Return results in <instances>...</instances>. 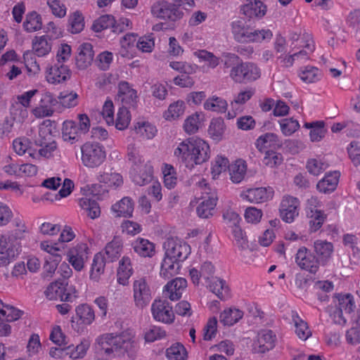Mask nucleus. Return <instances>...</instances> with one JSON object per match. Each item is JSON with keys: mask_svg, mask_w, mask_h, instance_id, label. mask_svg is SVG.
<instances>
[{"mask_svg": "<svg viewBox=\"0 0 360 360\" xmlns=\"http://www.w3.org/2000/svg\"><path fill=\"white\" fill-rule=\"evenodd\" d=\"M12 145L13 150L18 155L27 154L32 159L38 158L37 150L32 147V143L28 138H16L13 141Z\"/></svg>", "mask_w": 360, "mask_h": 360, "instance_id": "27", "label": "nucleus"}, {"mask_svg": "<svg viewBox=\"0 0 360 360\" xmlns=\"http://www.w3.org/2000/svg\"><path fill=\"white\" fill-rule=\"evenodd\" d=\"M151 314L155 321L165 324H171L175 319L173 307L167 300H155L151 305Z\"/></svg>", "mask_w": 360, "mask_h": 360, "instance_id": "14", "label": "nucleus"}, {"mask_svg": "<svg viewBox=\"0 0 360 360\" xmlns=\"http://www.w3.org/2000/svg\"><path fill=\"white\" fill-rule=\"evenodd\" d=\"M127 158L131 163L129 177L138 186H145L153 179V167L150 161H145L134 144L127 148Z\"/></svg>", "mask_w": 360, "mask_h": 360, "instance_id": "4", "label": "nucleus"}, {"mask_svg": "<svg viewBox=\"0 0 360 360\" xmlns=\"http://www.w3.org/2000/svg\"><path fill=\"white\" fill-rule=\"evenodd\" d=\"M52 49L51 39L47 35L35 37L32 41L33 54L38 57L48 55Z\"/></svg>", "mask_w": 360, "mask_h": 360, "instance_id": "32", "label": "nucleus"}, {"mask_svg": "<svg viewBox=\"0 0 360 360\" xmlns=\"http://www.w3.org/2000/svg\"><path fill=\"white\" fill-rule=\"evenodd\" d=\"M314 250L320 265L324 266L332 259L334 246L326 240H316L314 242Z\"/></svg>", "mask_w": 360, "mask_h": 360, "instance_id": "22", "label": "nucleus"}, {"mask_svg": "<svg viewBox=\"0 0 360 360\" xmlns=\"http://www.w3.org/2000/svg\"><path fill=\"white\" fill-rule=\"evenodd\" d=\"M247 172L246 162L242 159L236 160L229 166V174L231 180L236 184L240 183Z\"/></svg>", "mask_w": 360, "mask_h": 360, "instance_id": "38", "label": "nucleus"}, {"mask_svg": "<svg viewBox=\"0 0 360 360\" xmlns=\"http://www.w3.org/2000/svg\"><path fill=\"white\" fill-rule=\"evenodd\" d=\"M151 15L156 18L176 21L182 18L184 13L178 4L165 1H157L150 7Z\"/></svg>", "mask_w": 360, "mask_h": 360, "instance_id": "11", "label": "nucleus"}, {"mask_svg": "<svg viewBox=\"0 0 360 360\" xmlns=\"http://www.w3.org/2000/svg\"><path fill=\"white\" fill-rule=\"evenodd\" d=\"M91 342L87 338H83L77 345H70L65 347L66 356L72 360L83 359L89 349Z\"/></svg>", "mask_w": 360, "mask_h": 360, "instance_id": "31", "label": "nucleus"}, {"mask_svg": "<svg viewBox=\"0 0 360 360\" xmlns=\"http://www.w3.org/2000/svg\"><path fill=\"white\" fill-rule=\"evenodd\" d=\"M197 185L201 192L207 195L201 198V201L196 208L197 214L200 218L207 219L213 215L218 198L216 193L210 192L211 189L206 179L202 178Z\"/></svg>", "mask_w": 360, "mask_h": 360, "instance_id": "7", "label": "nucleus"}, {"mask_svg": "<svg viewBox=\"0 0 360 360\" xmlns=\"http://www.w3.org/2000/svg\"><path fill=\"white\" fill-rule=\"evenodd\" d=\"M179 262L174 261L172 258L165 255L161 264L160 275L165 279H169L178 274Z\"/></svg>", "mask_w": 360, "mask_h": 360, "instance_id": "42", "label": "nucleus"}, {"mask_svg": "<svg viewBox=\"0 0 360 360\" xmlns=\"http://www.w3.org/2000/svg\"><path fill=\"white\" fill-rule=\"evenodd\" d=\"M206 285L211 292L221 300H226L230 297V289L226 281L223 279L215 277Z\"/></svg>", "mask_w": 360, "mask_h": 360, "instance_id": "36", "label": "nucleus"}, {"mask_svg": "<svg viewBox=\"0 0 360 360\" xmlns=\"http://www.w3.org/2000/svg\"><path fill=\"white\" fill-rule=\"evenodd\" d=\"M40 248L49 254V256H47L46 259H53L56 262L61 261L62 250L58 243L51 240H44L40 243Z\"/></svg>", "mask_w": 360, "mask_h": 360, "instance_id": "46", "label": "nucleus"}, {"mask_svg": "<svg viewBox=\"0 0 360 360\" xmlns=\"http://www.w3.org/2000/svg\"><path fill=\"white\" fill-rule=\"evenodd\" d=\"M161 170L163 175L164 186L168 189L174 188L178 181L176 169L170 164L164 163L162 165Z\"/></svg>", "mask_w": 360, "mask_h": 360, "instance_id": "44", "label": "nucleus"}, {"mask_svg": "<svg viewBox=\"0 0 360 360\" xmlns=\"http://www.w3.org/2000/svg\"><path fill=\"white\" fill-rule=\"evenodd\" d=\"M166 356L169 360H186L188 354L184 346L176 342L167 349Z\"/></svg>", "mask_w": 360, "mask_h": 360, "instance_id": "58", "label": "nucleus"}, {"mask_svg": "<svg viewBox=\"0 0 360 360\" xmlns=\"http://www.w3.org/2000/svg\"><path fill=\"white\" fill-rule=\"evenodd\" d=\"M134 131L136 136L143 140L153 139L158 132L155 125L145 121L138 122L134 125Z\"/></svg>", "mask_w": 360, "mask_h": 360, "instance_id": "40", "label": "nucleus"}, {"mask_svg": "<svg viewBox=\"0 0 360 360\" xmlns=\"http://www.w3.org/2000/svg\"><path fill=\"white\" fill-rule=\"evenodd\" d=\"M295 263L302 271L316 274L320 267L316 255L305 246L299 248L295 255Z\"/></svg>", "mask_w": 360, "mask_h": 360, "instance_id": "12", "label": "nucleus"}, {"mask_svg": "<svg viewBox=\"0 0 360 360\" xmlns=\"http://www.w3.org/2000/svg\"><path fill=\"white\" fill-rule=\"evenodd\" d=\"M56 129L55 122L50 120H46L39 125V137L36 140L37 143L41 142L53 141V133Z\"/></svg>", "mask_w": 360, "mask_h": 360, "instance_id": "43", "label": "nucleus"}, {"mask_svg": "<svg viewBox=\"0 0 360 360\" xmlns=\"http://www.w3.org/2000/svg\"><path fill=\"white\" fill-rule=\"evenodd\" d=\"M224 68H230L229 77L235 83L245 84L257 80L261 76L259 67L250 62H243L238 56L224 53Z\"/></svg>", "mask_w": 360, "mask_h": 360, "instance_id": "3", "label": "nucleus"}, {"mask_svg": "<svg viewBox=\"0 0 360 360\" xmlns=\"http://www.w3.org/2000/svg\"><path fill=\"white\" fill-rule=\"evenodd\" d=\"M96 343L106 355H125L131 357L139 349V343L133 329L127 328L120 333H108L98 336Z\"/></svg>", "mask_w": 360, "mask_h": 360, "instance_id": "1", "label": "nucleus"}, {"mask_svg": "<svg viewBox=\"0 0 360 360\" xmlns=\"http://www.w3.org/2000/svg\"><path fill=\"white\" fill-rule=\"evenodd\" d=\"M340 173L338 171L326 173L324 176L318 181L316 188L319 192L324 194L333 192L338 184Z\"/></svg>", "mask_w": 360, "mask_h": 360, "instance_id": "25", "label": "nucleus"}, {"mask_svg": "<svg viewBox=\"0 0 360 360\" xmlns=\"http://www.w3.org/2000/svg\"><path fill=\"white\" fill-rule=\"evenodd\" d=\"M65 285L61 282L51 283L45 290V295L49 300H70L71 295H65Z\"/></svg>", "mask_w": 360, "mask_h": 360, "instance_id": "39", "label": "nucleus"}, {"mask_svg": "<svg viewBox=\"0 0 360 360\" xmlns=\"http://www.w3.org/2000/svg\"><path fill=\"white\" fill-rule=\"evenodd\" d=\"M78 126L72 120H66L63 123L62 136L65 141L75 143L78 137Z\"/></svg>", "mask_w": 360, "mask_h": 360, "instance_id": "51", "label": "nucleus"}, {"mask_svg": "<svg viewBox=\"0 0 360 360\" xmlns=\"http://www.w3.org/2000/svg\"><path fill=\"white\" fill-rule=\"evenodd\" d=\"M291 319L295 328V333L300 340L306 341L312 335L307 322L303 320L296 311H291Z\"/></svg>", "mask_w": 360, "mask_h": 360, "instance_id": "29", "label": "nucleus"}, {"mask_svg": "<svg viewBox=\"0 0 360 360\" xmlns=\"http://www.w3.org/2000/svg\"><path fill=\"white\" fill-rule=\"evenodd\" d=\"M81 160L86 167L96 168L105 160L106 151L104 146L94 141H88L81 146Z\"/></svg>", "mask_w": 360, "mask_h": 360, "instance_id": "5", "label": "nucleus"}, {"mask_svg": "<svg viewBox=\"0 0 360 360\" xmlns=\"http://www.w3.org/2000/svg\"><path fill=\"white\" fill-rule=\"evenodd\" d=\"M20 239V236L0 235V261L2 263L8 264L18 256L21 251V245L18 241Z\"/></svg>", "mask_w": 360, "mask_h": 360, "instance_id": "8", "label": "nucleus"}, {"mask_svg": "<svg viewBox=\"0 0 360 360\" xmlns=\"http://www.w3.org/2000/svg\"><path fill=\"white\" fill-rule=\"evenodd\" d=\"M22 311L9 305H4L0 300V321L11 322L19 319Z\"/></svg>", "mask_w": 360, "mask_h": 360, "instance_id": "47", "label": "nucleus"}, {"mask_svg": "<svg viewBox=\"0 0 360 360\" xmlns=\"http://www.w3.org/2000/svg\"><path fill=\"white\" fill-rule=\"evenodd\" d=\"M281 143L278 136L274 133H266L258 137L255 142V146L260 152H266L268 150H276L281 147Z\"/></svg>", "mask_w": 360, "mask_h": 360, "instance_id": "28", "label": "nucleus"}, {"mask_svg": "<svg viewBox=\"0 0 360 360\" xmlns=\"http://www.w3.org/2000/svg\"><path fill=\"white\" fill-rule=\"evenodd\" d=\"M112 211L116 217H130L134 211V202L128 197H124L119 202L112 206Z\"/></svg>", "mask_w": 360, "mask_h": 360, "instance_id": "37", "label": "nucleus"}, {"mask_svg": "<svg viewBox=\"0 0 360 360\" xmlns=\"http://www.w3.org/2000/svg\"><path fill=\"white\" fill-rule=\"evenodd\" d=\"M93 46L89 43H84L78 49V54L76 57V65L79 70L86 69L94 60Z\"/></svg>", "mask_w": 360, "mask_h": 360, "instance_id": "26", "label": "nucleus"}, {"mask_svg": "<svg viewBox=\"0 0 360 360\" xmlns=\"http://www.w3.org/2000/svg\"><path fill=\"white\" fill-rule=\"evenodd\" d=\"M79 205L91 219H94L100 217L101 208L95 200L84 197L79 199Z\"/></svg>", "mask_w": 360, "mask_h": 360, "instance_id": "45", "label": "nucleus"}, {"mask_svg": "<svg viewBox=\"0 0 360 360\" xmlns=\"http://www.w3.org/2000/svg\"><path fill=\"white\" fill-rule=\"evenodd\" d=\"M69 30L72 34H78L84 28V19L79 11H75L71 14L68 20Z\"/></svg>", "mask_w": 360, "mask_h": 360, "instance_id": "62", "label": "nucleus"}, {"mask_svg": "<svg viewBox=\"0 0 360 360\" xmlns=\"http://www.w3.org/2000/svg\"><path fill=\"white\" fill-rule=\"evenodd\" d=\"M324 126L323 121L306 122L304 124L307 129H311L309 136L311 141H320L324 137L326 134Z\"/></svg>", "mask_w": 360, "mask_h": 360, "instance_id": "53", "label": "nucleus"}, {"mask_svg": "<svg viewBox=\"0 0 360 360\" xmlns=\"http://www.w3.org/2000/svg\"><path fill=\"white\" fill-rule=\"evenodd\" d=\"M224 129V120L221 118H214L211 120L207 131L212 139L219 141L223 138Z\"/></svg>", "mask_w": 360, "mask_h": 360, "instance_id": "52", "label": "nucleus"}, {"mask_svg": "<svg viewBox=\"0 0 360 360\" xmlns=\"http://www.w3.org/2000/svg\"><path fill=\"white\" fill-rule=\"evenodd\" d=\"M174 157L189 169L207 162L210 158V147L200 138H188L174 148Z\"/></svg>", "mask_w": 360, "mask_h": 360, "instance_id": "2", "label": "nucleus"}, {"mask_svg": "<svg viewBox=\"0 0 360 360\" xmlns=\"http://www.w3.org/2000/svg\"><path fill=\"white\" fill-rule=\"evenodd\" d=\"M97 180L100 183L114 188H117L123 184L122 176L117 172H103L97 176Z\"/></svg>", "mask_w": 360, "mask_h": 360, "instance_id": "49", "label": "nucleus"}, {"mask_svg": "<svg viewBox=\"0 0 360 360\" xmlns=\"http://www.w3.org/2000/svg\"><path fill=\"white\" fill-rule=\"evenodd\" d=\"M9 112V117L15 120L16 123H22L28 116L27 109L14 100L11 101Z\"/></svg>", "mask_w": 360, "mask_h": 360, "instance_id": "59", "label": "nucleus"}, {"mask_svg": "<svg viewBox=\"0 0 360 360\" xmlns=\"http://www.w3.org/2000/svg\"><path fill=\"white\" fill-rule=\"evenodd\" d=\"M186 108L183 101H177L171 103L167 110L164 112L163 117L166 120L172 121L184 115Z\"/></svg>", "mask_w": 360, "mask_h": 360, "instance_id": "50", "label": "nucleus"}, {"mask_svg": "<svg viewBox=\"0 0 360 360\" xmlns=\"http://www.w3.org/2000/svg\"><path fill=\"white\" fill-rule=\"evenodd\" d=\"M228 103L226 100L221 97L213 96L204 103V108L217 112H224L227 109Z\"/></svg>", "mask_w": 360, "mask_h": 360, "instance_id": "55", "label": "nucleus"}, {"mask_svg": "<svg viewBox=\"0 0 360 360\" xmlns=\"http://www.w3.org/2000/svg\"><path fill=\"white\" fill-rule=\"evenodd\" d=\"M95 319V311L91 305L79 304L75 307V316L72 318V328L77 333H82L94 322Z\"/></svg>", "mask_w": 360, "mask_h": 360, "instance_id": "9", "label": "nucleus"}, {"mask_svg": "<svg viewBox=\"0 0 360 360\" xmlns=\"http://www.w3.org/2000/svg\"><path fill=\"white\" fill-rule=\"evenodd\" d=\"M122 243L119 238H114L105 248V253L110 262L117 259L121 255Z\"/></svg>", "mask_w": 360, "mask_h": 360, "instance_id": "56", "label": "nucleus"}, {"mask_svg": "<svg viewBox=\"0 0 360 360\" xmlns=\"http://www.w3.org/2000/svg\"><path fill=\"white\" fill-rule=\"evenodd\" d=\"M128 108L129 107L122 106L118 110L114 124L116 129L118 130H124L127 129L129 124L131 115Z\"/></svg>", "mask_w": 360, "mask_h": 360, "instance_id": "60", "label": "nucleus"}, {"mask_svg": "<svg viewBox=\"0 0 360 360\" xmlns=\"http://www.w3.org/2000/svg\"><path fill=\"white\" fill-rule=\"evenodd\" d=\"M117 98L122 106L134 107L138 98L137 92L127 82L121 81L118 84Z\"/></svg>", "mask_w": 360, "mask_h": 360, "instance_id": "21", "label": "nucleus"}, {"mask_svg": "<svg viewBox=\"0 0 360 360\" xmlns=\"http://www.w3.org/2000/svg\"><path fill=\"white\" fill-rule=\"evenodd\" d=\"M282 134L285 136L293 134L300 128V123L293 118H284L279 121Z\"/></svg>", "mask_w": 360, "mask_h": 360, "instance_id": "64", "label": "nucleus"}, {"mask_svg": "<svg viewBox=\"0 0 360 360\" xmlns=\"http://www.w3.org/2000/svg\"><path fill=\"white\" fill-rule=\"evenodd\" d=\"M243 316V311L235 307L225 309L219 315L220 321L223 325L232 326L238 323Z\"/></svg>", "mask_w": 360, "mask_h": 360, "instance_id": "41", "label": "nucleus"}, {"mask_svg": "<svg viewBox=\"0 0 360 360\" xmlns=\"http://www.w3.org/2000/svg\"><path fill=\"white\" fill-rule=\"evenodd\" d=\"M133 297L136 307L143 309L152 300L151 289L145 278H140L134 281Z\"/></svg>", "mask_w": 360, "mask_h": 360, "instance_id": "15", "label": "nucleus"}, {"mask_svg": "<svg viewBox=\"0 0 360 360\" xmlns=\"http://www.w3.org/2000/svg\"><path fill=\"white\" fill-rule=\"evenodd\" d=\"M274 193L271 187H259L248 189L241 194V197L251 203H262L271 200Z\"/></svg>", "mask_w": 360, "mask_h": 360, "instance_id": "20", "label": "nucleus"}, {"mask_svg": "<svg viewBox=\"0 0 360 360\" xmlns=\"http://www.w3.org/2000/svg\"><path fill=\"white\" fill-rule=\"evenodd\" d=\"M229 160L226 157L221 155H217L212 162L211 174L212 179H218L221 173L226 172L229 169Z\"/></svg>", "mask_w": 360, "mask_h": 360, "instance_id": "48", "label": "nucleus"}, {"mask_svg": "<svg viewBox=\"0 0 360 360\" xmlns=\"http://www.w3.org/2000/svg\"><path fill=\"white\" fill-rule=\"evenodd\" d=\"M165 255L179 262L186 260L191 254V246L178 238H169L164 243Z\"/></svg>", "mask_w": 360, "mask_h": 360, "instance_id": "10", "label": "nucleus"}, {"mask_svg": "<svg viewBox=\"0 0 360 360\" xmlns=\"http://www.w3.org/2000/svg\"><path fill=\"white\" fill-rule=\"evenodd\" d=\"M105 267V259L101 252L96 253L93 258L89 272V278L94 282H98L103 274Z\"/></svg>", "mask_w": 360, "mask_h": 360, "instance_id": "35", "label": "nucleus"}, {"mask_svg": "<svg viewBox=\"0 0 360 360\" xmlns=\"http://www.w3.org/2000/svg\"><path fill=\"white\" fill-rule=\"evenodd\" d=\"M24 63L29 76H34L40 72V66L32 52L27 51L23 54Z\"/></svg>", "mask_w": 360, "mask_h": 360, "instance_id": "63", "label": "nucleus"}, {"mask_svg": "<svg viewBox=\"0 0 360 360\" xmlns=\"http://www.w3.org/2000/svg\"><path fill=\"white\" fill-rule=\"evenodd\" d=\"M276 340L274 332L269 329H262L257 335L253 349L257 353L264 354L275 347Z\"/></svg>", "mask_w": 360, "mask_h": 360, "instance_id": "18", "label": "nucleus"}, {"mask_svg": "<svg viewBox=\"0 0 360 360\" xmlns=\"http://www.w3.org/2000/svg\"><path fill=\"white\" fill-rule=\"evenodd\" d=\"M71 77V71L64 64L56 63L48 68L45 72V78L48 83L58 84L63 83Z\"/></svg>", "mask_w": 360, "mask_h": 360, "instance_id": "19", "label": "nucleus"}, {"mask_svg": "<svg viewBox=\"0 0 360 360\" xmlns=\"http://www.w3.org/2000/svg\"><path fill=\"white\" fill-rule=\"evenodd\" d=\"M90 255L89 245L86 243H78L69 249L67 257L69 263L77 271H81Z\"/></svg>", "mask_w": 360, "mask_h": 360, "instance_id": "13", "label": "nucleus"}, {"mask_svg": "<svg viewBox=\"0 0 360 360\" xmlns=\"http://www.w3.org/2000/svg\"><path fill=\"white\" fill-rule=\"evenodd\" d=\"M251 29L244 20H234L231 23L233 37L240 43H248Z\"/></svg>", "mask_w": 360, "mask_h": 360, "instance_id": "30", "label": "nucleus"}, {"mask_svg": "<svg viewBox=\"0 0 360 360\" xmlns=\"http://www.w3.org/2000/svg\"><path fill=\"white\" fill-rule=\"evenodd\" d=\"M25 30L28 32H32L40 30L42 27L41 15L36 11H32L27 14L25 20L23 22Z\"/></svg>", "mask_w": 360, "mask_h": 360, "instance_id": "54", "label": "nucleus"}, {"mask_svg": "<svg viewBox=\"0 0 360 360\" xmlns=\"http://www.w3.org/2000/svg\"><path fill=\"white\" fill-rule=\"evenodd\" d=\"M300 201L297 198L284 196L281 202L279 212L281 219L290 224L299 215Z\"/></svg>", "mask_w": 360, "mask_h": 360, "instance_id": "16", "label": "nucleus"}, {"mask_svg": "<svg viewBox=\"0 0 360 360\" xmlns=\"http://www.w3.org/2000/svg\"><path fill=\"white\" fill-rule=\"evenodd\" d=\"M56 100L52 93L45 91L41 95L39 103L32 109V114L37 118L51 116L54 112L53 106Z\"/></svg>", "mask_w": 360, "mask_h": 360, "instance_id": "17", "label": "nucleus"}, {"mask_svg": "<svg viewBox=\"0 0 360 360\" xmlns=\"http://www.w3.org/2000/svg\"><path fill=\"white\" fill-rule=\"evenodd\" d=\"M133 274V268L131 259L128 257H123L119 262V267L117 272V281L119 284L127 285L129 279Z\"/></svg>", "mask_w": 360, "mask_h": 360, "instance_id": "34", "label": "nucleus"}, {"mask_svg": "<svg viewBox=\"0 0 360 360\" xmlns=\"http://www.w3.org/2000/svg\"><path fill=\"white\" fill-rule=\"evenodd\" d=\"M303 44L300 45L302 49L295 52L292 54L281 55L278 57L283 67L291 68L296 60L306 61L309 59L310 55L315 51V42L309 33H304L302 41Z\"/></svg>", "mask_w": 360, "mask_h": 360, "instance_id": "6", "label": "nucleus"}, {"mask_svg": "<svg viewBox=\"0 0 360 360\" xmlns=\"http://www.w3.org/2000/svg\"><path fill=\"white\" fill-rule=\"evenodd\" d=\"M167 336L166 330L158 326H151L146 329L143 334V338L146 342L151 343L158 340H162Z\"/></svg>", "mask_w": 360, "mask_h": 360, "instance_id": "57", "label": "nucleus"}, {"mask_svg": "<svg viewBox=\"0 0 360 360\" xmlns=\"http://www.w3.org/2000/svg\"><path fill=\"white\" fill-rule=\"evenodd\" d=\"M299 77L305 83H314L319 79V70L313 66H305L300 69Z\"/></svg>", "mask_w": 360, "mask_h": 360, "instance_id": "61", "label": "nucleus"}, {"mask_svg": "<svg viewBox=\"0 0 360 360\" xmlns=\"http://www.w3.org/2000/svg\"><path fill=\"white\" fill-rule=\"evenodd\" d=\"M136 253L143 257H152L155 253V245L148 239L136 238L132 243Z\"/></svg>", "mask_w": 360, "mask_h": 360, "instance_id": "33", "label": "nucleus"}, {"mask_svg": "<svg viewBox=\"0 0 360 360\" xmlns=\"http://www.w3.org/2000/svg\"><path fill=\"white\" fill-rule=\"evenodd\" d=\"M187 287V281L181 277L176 278L169 282L164 288V293L172 301L180 299Z\"/></svg>", "mask_w": 360, "mask_h": 360, "instance_id": "24", "label": "nucleus"}, {"mask_svg": "<svg viewBox=\"0 0 360 360\" xmlns=\"http://www.w3.org/2000/svg\"><path fill=\"white\" fill-rule=\"evenodd\" d=\"M240 10L247 18H262L266 15L267 7L261 0H248Z\"/></svg>", "mask_w": 360, "mask_h": 360, "instance_id": "23", "label": "nucleus"}]
</instances>
